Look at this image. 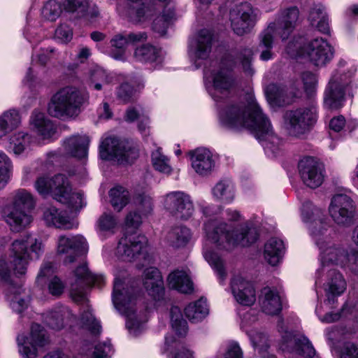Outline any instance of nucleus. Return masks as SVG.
I'll list each match as a JSON object with an SVG mask.
<instances>
[{
  "instance_id": "nucleus-26",
  "label": "nucleus",
  "mask_w": 358,
  "mask_h": 358,
  "mask_svg": "<svg viewBox=\"0 0 358 358\" xmlns=\"http://www.w3.org/2000/svg\"><path fill=\"white\" fill-rule=\"evenodd\" d=\"M299 11L296 7H290L280 12L275 22L268 25L275 26V34L282 40L289 38L296 27Z\"/></svg>"
},
{
  "instance_id": "nucleus-36",
  "label": "nucleus",
  "mask_w": 358,
  "mask_h": 358,
  "mask_svg": "<svg viewBox=\"0 0 358 358\" xmlns=\"http://www.w3.org/2000/svg\"><path fill=\"white\" fill-rule=\"evenodd\" d=\"M43 219L48 227L64 229L71 228V224L66 213L52 206L44 208Z\"/></svg>"
},
{
  "instance_id": "nucleus-52",
  "label": "nucleus",
  "mask_w": 358,
  "mask_h": 358,
  "mask_svg": "<svg viewBox=\"0 0 358 358\" xmlns=\"http://www.w3.org/2000/svg\"><path fill=\"white\" fill-rule=\"evenodd\" d=\"M203 257L211 267L217 272L220 282L222 283L226 277L224 268V264L220 257L215 252L208 250L206 248L203 249Z\"/></svg>"
},
{
  "instance_id": "nucleus-19",
  "label": "nucleus",
  "mask_w": 358,
  "mask_h": 358,
  "mask_svg": "<svg viewBox=\"0 0 358 358\" xmlns=\"http://www.w3.org/2000/svg\"><path fill=\"white\" fill-rule=\"evenodd\" d=\"M17 342L19 352L24 358H36L38 349L48 343V338L43 327L38 324H33L29 335H19Z\"/></svg>"
},
{
  "instance_id": "nucleus-22",
  "label": "nucleus",
  "mask_w": 358,
  "mask_h": 358,
  "mask_svg": "<svg viewBox=\"0 0 358 358\" xmlns=\"http://www.w3.org/2000/svg\"><path fill=\"white\" fill-rule=\"evenodd\" d=\"M329 212L336 224L347 227L354 222L355 207L350 196L342 194H336L331 199Z\"/></svg>"
},
{
  "instance_id": "nucleus-54",
  "label": "nucleus",
  "mask_w": 358,
  "mask_h": 358,
  "mask_svg": "<svg viewBox=\"0 0 358 358\" xmlns=\"http://www.w3.org/2000/svg\"><path fill=\"white\" fill-rule=\"evenodd\" d=\"M55 52L53 48H48L41 50L32 57V66L30 67L27 73L25 79L27 81H31L34 79V63H38L41 66H44L50 59V55Z\"/></svg>"
},
{
  "instance_id": "nucleus-49",
  "label": "nucleus",
  "mask_w": 358,
  "mask_h": 358,
  "mask_svg": "<svg viewBox=\"0 0 358 358\" xmlns=\"http://www.w3.org/2000/svg\"><path fill=\"white\" fill-rule=\"evenodd\" d=\"M151 157L155 170L166 175L171 173L173 169L169 159L162 153L160 148L152 152Z\"/></svg>"
},
{
  "instance_id": "nucleus-56",
  "label": "nucleus",
  "mask_w": 358,
  "mask_h": 358,
  "mask_svg": "<svg viewBox=\"0 0 358 358\" xmlns=\"http://www.w3.org/2000/svg\"><path fill=\"white\" fill-rule=\"evenodd\" d=\"M83 324L87 329L90 331L92 334L96 335L100 334L101 327L99 321L96 320L92 313L91 310L87 308V310L84 311L81 316Z\"/></svg>"
},
{
  "instance_id": "nucleus-38",
  "label": "nucleus",
  "mask_w": 358,
  "mask_h": 358,
  "mask_svg": "<svg viewBox=\"0 0 358 358\" xmlns=\"http://www.w3.org/2000/svg\"><path fill=\"white\" fill-rule=\"evenodd\" d=\"M284 251L283 241L276 238H271L264 245V257L270 265L276 266L281 260Z\"/></svg>"
},
{
  "instance_id": "nucleus-46",
  "label": "nucleus",
  "mask_w": 358,
  "mask_h": 358,
  "mask_svg": "<svg viewBox=\"0 0 358 358\" xmlns=\"http://www.w3.org/2000/svg\"><path fill=\"white\" fill-rule=\"evenodd\" d=\"M171 324L173 330L180 336H185L187 333V323L183 319L180 309L173 306L170 311Z\"/></svg>"
},
{
  "instance_id": "nucleus-1",
  "label": "nucleus",
  "mask_w": 358,
  "mask_h": 358,
  "mask_svg": "<svg viewBox=\"0 0 358 358\" xmlns=\"http://www.w3.org/2000/svg\"><path fill=\"white\" fill-rule=\"evenodd\" d=\"M252 59V50L249 48L241 49L236 57L232 54H228L222 59L219 69L212 72L206 70L204 77L213 84L208 91L212 98L219 104L220 124L229 129H248L257 138L266 141V150L275 152L282 142L273 135L271 122L263 113L254 96L248 95L245 101H238L229 97L231 90L236 85L231 69L238 60L245 73L252 76L255 72Z\"/></svg>"
},
{
  "instance_id": "nucleus-37",
  "label": "nucleus",
  "mask_w": 358,
  "mask_h": 358,
  "mask_svg": "<svg viewBox=\"0 0 358 358\" xmlns=\"http://www.w3.org/2000/svg\"><path fill=\"white\" fill-rule=\"evenodd\" d=\"M275 34V26L271 24L268 25L259 35L257 50L260 52L261 60L268 61L273 59L274 53L272 50Z\"/></svg>"
},
{
  "instance_id": "nucleus-17",
  "label": "nucleus",
  "mask_w": 358,
  "mask_h": 358,
  "mask_svg": "<svg viewBox=\"0 0 358 358\" xmlns=\"http://www.w3.org/2000/svg\"><path fill=\"white\" fill-rule=\"evenodd\" d=\"M315 243L320 250L321 267L333 268L332 265L346 266L350 255L344 248L331 243V238L327 232L320 236L318 243L315 242Z\"/></svg>"
},
{
  "instance_id": "nucleus-13",
  "label": "nucleus",
  "mask_w": 358,
  "mask_h": 358,
  "mask_svg": "<svg viewBox=\"0 0 358 358\" xmlns=\"http://www.w3.org/2000/svg\"><path fill=\"white\" fill-rule=\"evenodd\" d=\"M317 275L316 283L320 278H324L323 288L326 296L324 303L331 308L337 302L338 297L345 291L347 282L343 275L334 268L321 267L317 270Z\"/></svg>"
},
{
  "instance_id": "nucleus-47",
  "label": "nucleus",
  "mask_w": 358,
  "mask_h": 358,
  "mask_svg": "<svg viewBox=\"0 0 358 358\" xmlns=\"http://www.w3.org/2000/svg\"><path fill=\"white\" fill-rule=\"evenodd\" d=\"M141 119V122L138 124V127L139 131L147 134L148 117L143 113V110L140 106L129 107L126 110L124 115V120L128 122H132L138 119Z\"/></svg>"
},
{
  "instance_id": "nucleus-30",
  "label": "nucleus",
  "mask_w": 358,
  "mask_h": 358,
  "mask_svg": "<svg viewBox=\"0 0 358 358\" xmlns=\"http://www.w3.org/2000/svg\"><path fill=\"white\" fill-rule=\"evenodd\" d=\"M63 5L64 10L76 18L92 20L99 14L96 7L89 5L88 0H64Z\"/></svg>"
},
{
  "instance_id": "nucleus-63",
  "label": "nucleus",
  "mask_w": 358,
  "mask_h": 358,
  "mask_svg": "<svg viewBox=\"0 0 358 358\" xmlns=\"http://www.w3.org/2000/svg\"><path fill=\"white\" fill-rule=\"evenodd\" d=\"M55 36L62 43H68L73 38V30L68 24H62L55 30Z\"/></svg>"
},
{
  "instance_id": "nucleus-40",
  "label": "nucleus",
  "mask_w": 358,
  "mask_h": 358,
  "mask_svg": "<svg viewBox=\"0 0 358 358\" xmlns=\"http://www.w3.org/2000/svg\"><path fill=\"white\" fill-rule=\"evenodd\" d=\"M213 198L219 201L229 203L235 198V187L229 180L219 181L212 189Z\"/></svg>"
},
{
  "instance_id": "nucleus-58",
  "label": "nucleus",
  "mask_w": 358,
  "mask_h": 358,
  "mask_svg": "<svg viewBox=\"0 0 358 358\" xmlns=\"http://www.w3.org/2000/svg\"><path fill=\"white\" fill-rule=\"evenodd\" d=\"M20 289L19 288L16 292H13L12 296L8 295V299L10 300V306L11 308L19 313L27 308L29 302L27 299H24L20 296Z\"/></svg>"
},
{
  "instance_id": "nucleus-4",
  "label": "nucleus",
  "mask_w": 358,
  "mask_h": 358,
  "mask_svg": "<svg viewBox=\"0 0 358 358\" xmlns=\"http://www.w3.org/2000/svg\"><path fill=\"white\" fill-rule=\"evenodd\" d=\"M34 188L41 196H50L74 210L81 209L86 204L83 193L73 192L69 178L63 173H57L52 177L38 176L35 180Z\"/></svg>"
},
{
  "instance_id": "nucleus-10",
  "label": "nucleus",
  "mask_w": 358,
  "mask_h": 358,
  "mask_svg": "<svg viewBox=\"0 0 358 358\" xmlns=\"http://www.w3.org/2000/svg\"><path fill=\"white\" fill-rule=\"evenodd\" d=\"M99 156L102 159L114 160L122 164H132L139 156V149L132 141L108 136L101 142Z\"/></svg>"
},
{
  "instance_id": "nucleus-43",
  "label": "nucleus",
  "mask_w": 358,
  "mask_h": 358,
  "mask_svg": "<svg viewBox=\"0 0 358 358\" xmlns=\"http://www.w3.org/2000/svg\"><path fill=\"white\" fill-rule=\"evenodd\" d=\"M185 314L192 322L201 321L208 314L206 301L203 299H200L195 302L190 303L185 308Z\"/></svg>"
},
{
  "instance_id": "nucleus-7",
  "label": "nucleus",
  "mask_w": 358,
  "mask_h": 358,
  "mask_svg": "<svg viewBox=\"0 0 358 358\" xmlns=\"http://www.w3.org/2000/svg\"><path fill=\"white\" fill-rule=\"evenodd\" d=\"M45 251L41 237L26 234L15 239L9 247V256L17 276L24 275L30 262L38 260Z\"/></svg>"
},
{
  "instance_id": "nucleus-18",
  "label": "nucleus",
  "mask_w": 358,
  "mask_h": 358,
  "mask_svg": "<svg viewBox=\"0 0 358 358\" xmlns=\"http://www.w3.org/2000/svg\"><path fill=\"white\" fill-rule=\"evenodd\" d=\"M301 217L303 221L308 224L314 242L318 243L320 236L327 232L329 227L324 211L314 206L311 201H306L302 204Z\"/></svg>"
},
{
  "instance_id": "nucleus-25",
  "label": "nucleus",
  "mask_w": 358,
  "mask_h": 358,
  "mask_svg": "<svg viewBox=\"0 0 358 358\" xmlns=\"http://www.w3.org/2000/svg\"><path fill=\"white\" fill-rule=\"evenodd\" d=\"M212 34L206 29L201 30L189 43V55L196 66L199 67L211 51Z\"/></svg>"
},
{
  "instance_id": "nucleus-16",
  "label": "nucleus",
  "mask_w": 358,
  "mask_h": 358,
  "mask_svg": "<svg viewBox=\"0 0 358 358\" xmlns=\"http://www.w3.org/2000/svg\"><path fill=\"white\" fill-rule=\"evenodd\" d=\"M231 27L238 36L250 33L257 20L256 10L248 3L234 7L229 13Z\"/></svg>"
},
{
  "instance_id": "nucleus-61",
  "label": "nucleus",
  "mask_w": 358,
  "mask_h": 358,
  "mask_svg": "<svg viewBox=\"0 0 358 358\" xmlns=\"http://www.w3.org/2000/svg\"><path fill=\"white\" fill-rule=\"evenodd\" d=\"M117 222L111 213H103L97 220V226L101 231H112Z\"/></svg>"
},
{
  "instance_id": "nucleus-12",
  "label": "nucleus",
  "mask_w": 358,
  "mask_h": 358,
  "mask_svg": "<svg viewBox=\"0 0 358 358\" xmlns=\"http://www.w3.org/2000/svg\"><path fill=\"white\" fill-rule=\"evenodd\" d=\"M317 113L314 108H299L288 110L284 115V124L289 135L300 137L315 123Z\"/></svg>"
},
{
  "instance_id": "nucleus-14",
  "label": "nucleus",
  "mask_w": 358,
  "mask_h": 358,
  "mask_svg": "<svg viewBox=\"0 0 358 358\" xmlns=\"http://www.w3.org/2000/svg\"><path fill=\"white\" fill-rule=\"evenodd\" d=\"M105 283L103 275L92 274L85 264L78 266L74 271V280L71 285L70 294L76 303L87 301V289L92 285L101 287Z\"/></svg>"
},
{
  "instance_id": "nucleus-45",
  "label": "nucleus",
  "mask_w": 358,
  "mask_h": 358,
  "mask_svg": "<svg viewBox=\"0 0 358 358\" xmlns=\"http://www.w3.org/2000/svg\"><path fill=\"white\" fill-rule=\"evenodd\" d=\"M265 94L268 101L275 105L282 106L289 103L292 100H287V91L284 87L271 83L266 86Z\"/></svg>"
},
{
  "instance_id": "nucleus-41",
  "label": "nucleus",
  "mask_w": 358,
  "mask_h": 358,
  "mask_svg": "<svg viewBox=\"0 0 358 358\" xmlns=\"http://www.w3.org/2000/svg\"><path fill=\"white\" fill-rule=\"evenodd\" d=\"M192 234L190 229L183 225H178L171 229L166 236L168 243L173 248L185 246L190 241Z\"/></svg>"
},
{
  "instance_id": "nucleus-8",
  "label": "nucleus",
  "mask_w": 358,
  "mask_h": 358,
  "mask_svg": "<svg viewBox=\"0 0 358 358\" xmlns=\"http://www.w3.org/2000/svg\"><path fill=\"white\" fill-rule=\"evenodd\" d=\"M88 96L79 89L67 86L60 89L51 97L48 112L50 115L61 120L74 118L81 112Z\"/></svg>"
},
{
  "instance_id": "nucleus-62",
  "label": "nucleus",
  "mask_w": 358,
  "mask_h": 358,
  "mask_svg": "<svg viewBox=\"0 0 358 358\" xmlns=\"http://www.w3.org/2000/svg\"><path fill=\"white\" fill-rule=\"evenodd\" d=\"M339 358H358V344L352 342H345L341 346Z\"/></svg>"
},
{
  "instance_id": "nucleus-33",
  "label": "nucleus",
  "mask_w": 358,
  "mask_h": 358,
  "mask_svg": "<svg viewBox=\"0 0 358 358\" xmlns=\"http://www.w3.org/2000/svg\"><path fill=\"white\" fill-rule=\"evenodd\" d=\"M259 304L262 310L268 315H277L282 309V303L278 292L269 287L261 291Z\"/></svg>"
},
{
  "instance_id": "nucleus-42",
  "label": "nucleus",
  "mask_w": 358,
  "mask_h": 358,
  "mask_svg": "<svg viewBox=\"0 0 358 358\" xmlns=\"http://www.w3.org/2000/svg\"><path fill=\"white\" fill-rule=\"evenodd\" d=\"M133 57L141 63L155 62L159 59L160 50L150 43L143 44L134 49Z\"/></svg>"
},
{
  "instance_id": "nucleus-48",
  "label": "nucleus",
  "mask_w": 358,
  "mask_h": 358,
  "mask_svg": "<svg viewBox=\"0 0 358 358\" xmlns=\"http://www.w3.org/2000/svg\"><path fill=\"white\" fill-rule=\"evenodd\" d=\"M110 203L115 210L120 211L129 202V192L122 187H116L110 191Z\"/></svg>"
},
{
  "instance_id": "nucleus-64",
  "label": "nucleus",
  "mask_w": 358,
  "mask_h": 358,
  "mask_svg": "<svg viewBox=\"0 0 358 358\" xmlns=\"http://www.w3.org/2000/svg\"><path fill=\"white\" fill-rule=\"evenodd\" d=\"M224 358H243V352L238 344L234 341H230L224 347Z\"/></svg>"
},
{
  "instance_id": "nucleus-57",
  "label": "nucleus",
  "mask_w": 358,
  "mask_h": 358,
  "mask_svg": "<svg viewBox=\"0 0 358 358\" xmlns=\"http://www.w3.org/2000/svg\"><path fill=\"white\" fill-rule=\"evenodd\" d=\"M64 309H59L49 313L45 317V322L53 329L59 330L64 327Z\"/></svg>"
},
{
  "instance_id": "nucleus-11",
  "label": "nucleus",
  "mask_w": 358,
  "mask_h": 358,
  "mask_svg": "<svg viewBox=\"0 0 358 358\" xmlns=\"http://www.w3.org/2000/svg\"><path fill=\"white\" fill-rule=\"evenodd\" d=\"M352 73L336 71L331 76L324 92V103L329 109H338L343 107L345 95Z\"/></svg>"
},
{
  "instance_id": "nucleus-29",
  "label": "nucleus",
  "mask_w": 358,
  "mask_h": 358,
  "mask_svg": "<svg viewBox=\"0 0 358 358\" xmlns=\"http://www.w3.org/2000/svg\"><path fill=\"white\" fill-rule=\"evenodd\" d=\"M143 285L148 294L155 300H160L164 294V283L159 271L150 267L144 271Z\"/></svg>"
},
{
  "instance_id": "nucleus-24",
  "label": "nucleus",
  "mask_w": 358,
  "mask_h": 358,
  "mask_svg": "<svg viewBox=\"0 0 358 358\" xmlns=\"http://www.w3.org/2000/svg\"><path fill=\"white\" fill-rule=\"evenodd\" d=\"M280 348L283 352L301 358H314L316 352L310 341L303 336H293L285 331Z\"/></svg>"
},
{
  "instance_id": "nucleus-20",
  "label": "nucleus",
  "mask_w": 358,
  "mask_h": 358,
  "mask_svg": "<svg viewBox=\"0 0 358 358\" xmlns=\"http://www.w3.org/2000/svg\"><path fill=\"white\" fill-rule=\"evenodd\" d=\"M88 251L85 238L80 234L60 236L57 242V252L62 255L65 264L73 262L81 254Z\"/></svg>"
},
{
  "instance_id": "nucleus-44",
  "label": "nucleus",
  "mask_w": 358,
  "mask_h": 358,
  "mask_svg": "<svg viewBox=\"0 0 358 358\" xmlns=\"http://www.w3.org/2000/svg\"><path fill=\"white\" fill-rule=\"evenodd\" d=\"M309 18L312 25L315 26L320 32L323 34L329 33L328 16L323 6L317 5L313 8L310 13Z\"/></svg>"
},
{
  "instance_id": "nucleus-59",
  "label": "nucleus",
  "mask_w": 358,
  "mask_h": 358,
  "mask_svg": "<svg viewBox=\"0 0 358 358\" xmlns=\"http://www.w3.org/2000/svg\"><path fill=\"white\" fill-rule=\"evenodd\" d=\"M304 90L308 96H312L316 91L317 79L315 74L304 72L301 76Z\"/></svg>"
},
{
  "instance_id": "nucleus-34",
  "label": "nucleus",
  "mask_w": 358,
  "mask_h": 358,
  "mask_svg": "<svg viewBox=\"0 0 358 358\" xmlns=\"http://www.w3.org/2000/svg\"><path fill=\"white\" fill-rule=\"evenodd\" d=\"M22 124V117L16 108H10L0 114V140L9 133L18 129Z\"/></svg>"
},
{
  "instance_id": "nucleus-2",
  "label": "nucleus",
  "mask_w": 358,
  "mask_h": 358,
  "mask_svg": "<svg viewBox=\"0 0 358 358\" xmlns=\"http://www.w3.org/2000/svg\"><path fill=\"white\" fill-rule=\"evenodd\" d=\"M201 211L208 218L203 229L207 240L220 249L229 250L236 246H248L258 238L255 228L247 225L232 228L225 222H218L214 217L222 211L216 205H201Z\"/></svg>"
},
{
  "instance_id": "nucleus-31",
  "label": "nucleus",
  "mask_w": 358,
  "mask_h": 358,
  "mask_svg": "<svg viewBox=\"0 0 358 358\" xmlns=\"http://www.w3.org/2000/svg\"><path fill=\"white\" fill-rule=\"evenodd\" d=\"M30 124L38 135L44 139L50 138L55 134L56 128L53 122L44 113L34 110L30 117Z\"/></svg>"
},
{
  "instance_id": "nucleus-6",
  "label": "nucleus",
  "mask_w": 358,
  "mask_h": 358,
  "mask_svg": "<svg viewBox=\"0 0 358 358\" xmlns=\"http://www.w3.org/2000/svg\"><path fill=\"white\" fill-rule=\"evenodd\" d=\"M112 299L115 308L127 318L126 327L130 335L137 336L144 329L143 320L136 313V290L124 280L115 278Z\"/></svg>"
},
{
  "instance_id": "nucleus-5",
  "label": "nucleus",
  "mask_w": 358,
  "mask_h": 358,
  "mask_svg": "<svg viewBox=\"0 0 358 358\" xmlns=\"http://www.w3.org/2000/svg\"><path fill=\"white\" fill-rule=\"evenodd\" d=\"M35 207L33 195L25 189H19L12 194L10 201L1 209L2 220L14 233H20L33 221L31 211Z\"/></svg>"
},
{
  "instance_id": "nucleus-15",
  "label": "nucleus",
  "mask_w": 358,
  "mask_h": 358,
  "mask_svg": "<svg viewBox=\"0 0 358 358\" xmlns=\"http://www.w3.org/2000/svg\"><path fill=\"white\" fill-rule=\"evenodd\" d=\"M148 239L136 232L122 236L116 248V255L123 261L131 262L137 259H145L147 256Z\"/></svg>"
},
{
  "instance_id": "nucleus-55",
  "label": "nucleus",
  "mask_w": 358,
  "mask_h": 358,
  "mask_svg": "<svg viewBox=\"0 0 358 358\" xmlns=\"http://www.w3.org/2000/svg\"><path fill=\"white\" fill-rule=\"evenodd\" d=\"M61 13L60 4L55 0H50L43 7L41 15L47 20L55 21L59 17Z\"/></svg>"
},
{
  "instance_id": "nucleus-39",
  "label": "nucleus",
  "mask_w": 358,
  "mask_h": 358,
  "mask_svg": "<svg viewBox=\"0 0 358 358\" xmlns=\"http://www.w3.org/2000/svg\"><path fill=\"white\" fill-rule=\"evenodd\" d=\"M168 285L170 288L182 293H190L193 290V285L188 275L183 271H174L169 274Z\"/></svg>"
},
{
  "instance_id": "nucleus-9",
  "label": "nucleus",
  "mask_w": 358,
  "mask_h": 358,
  "mask_svg": "<svg viewBox=\"0 0 358 358\" xmlns=\"http://www.w3.org/2000/svg\"><path fill=\"white\" fill-rule=\"evenodd\" d=\"M301 41H291L286 48V52L291 57L306 58L316 66H324L334 57V49L331 45L322 38H316L301 45Z\"/></svg>"
},
{
  "instance_id": "nucleus-60",
  "label": "nucleus",
  "mask_w": 358,
  "mask_h": 358,
  "mask_svg": "<svg viewBox=\"0 0 358 358\" xmlns=\"http://www.w3.org/2000/svg\"><path fill=\"white\" fill-rule=\"evenodd\" d=\"M111 45L120 50V52L117 54L113 53V57H114L115 59L122 60L124 59V50L126 47V45L128 44L127 38L126 35L123 36L121 34L115 36L112 40H111Z\"/></svg>"
},
{
  "instance_id": "nucleus-21",
  "label": "nucleus",
  "mask_w": 358,
  "mask_h": 358,
  "mask_svg": "<svg viewBox=\"0 0 358 358\" xmlns=\"http://www.w3.org/2000/svg\"><path fill=\"white\" fill-rule=\"evenodd\" d=\"M164 206L172 215L184 220L189 219L194 212L191 197L180 191L166 194L164 199Z\"/></svg>"
},
{
  "instance_id": "nucleus-28",
  "label": "nucleus",
  "mask_w": 358,
  "mask_h": 358,
  "mask_svg": "<svg viewBox=\"0 0 358 358\" xmlns=\"http://www.w3.org/2000/svg\"><path fill=\"white\" fill-rule=\"evenodd\" d=\"M191 166L194 171L201 176L209 175L215 166L212 152L203 148L189 152Z\"/></svg>"
},
{
  "instance_id": "nucleus-23",
  "label": "nucleus",
  "mask_w": 358,
  "mask_h": 358,
  "mask_svg": "<svg viewBox=\"0 0 358 358\" xmlns=\"http://www.w3.org/2000/svg\"><path fill=\"white\" fill-rule=\"evenodd\" d=\"M298 172L303 183L311 189H315L323 183L324 167L313 157L302 158L298 163Z\"/></svg>"
},
{
  "instance_id": "nucleus-51",
  "label": "nucleus",
  "mask_w": 358,
  "mask_h": 358,
  "mask_svg": "<svg viewBox=\"0 0 358 358\" xmlns=\"http://www.w3.org/2000/svg\"><path fill=\"white\" fill-rule=\"evenodd\" d=\"M134 203L136 210L143 216H147L153 210V201L152 197L145 192L136 193Z\"/></svg>"
},
{
  "instance_id": "nucleus-27",
  "label": "nucleus",
  "mask_w": 358,
  "mask_h": 358,
  "mask_svg": "<svg viewBox=\"0 0 358 358\" xmlns=\"http://www.w3.org/2000/svg\"><path fill=\"white\" fill-rule=\"evenodd\" d=\"M231 293L241 305L251 306L256 301V292L253 285L241 276H235L231 281Z\"/></svg>"
},
{
  "instance_id": "nucleus-3",
  "label": "nucleus",
  "mask_w": 358,
  "mask_h": 358,
  "mask_svg": "<svg viewBox=\"0 0 358 358\" xmlns=\"http://www.w3.org/2000/svg\"><path fill=\"white\" fill-rule=\"evenodd\" d=\"M124 10H118L134 23L152 20V29L161 36L165 35L172 19L173 10L169 6L170 0H127Z\"/></svg>"
},
{
  "instance_id": "nucleus-53",
  "label": "nucleus",
  "mask_w": 358,
  "mask_h": 358,
  "mask_svg": "<svg viewBox=\"0 0 358 358\" xmlns=\"http://www.w3.org/2000/svg\"><path fill=\"white\" fill-rule=\"evenodd\" d=\"M253 347L259 353L266 351L269 347L267 336L262 331L256 329L247 331Z\"/></svg>"
},
{
  "instance_id": "nucleus-50",
  "label": "nucleus",
  "mask_w": 358,
  "mask_h": 358,
  "mask_svg": "<svg viewBox=\"0 0 358 358\" xmlns=\"http://www.w3.org/2000/svg\"><path fill=\"white\" fill-rule=\"evenodd\" d=\"M113 81V76L100 67H96L91 72L90 85L96 90H101L103 85Z\"/></svg>"
},
{
  "instance_id": "nucleus-35",
  "label": "nucleus",
  "mask_w": 358,
  "mask_h": 358,
  "mask_svg": "<svg viewBox=\"0 0 358 358\" xmlns=\"http://www.w3.org/2000/svg\"><path fill=\"white\" fill-rule=\"evenodd\" d=\"M89 138L84 136H73L64 143V148L67 155L77 158H85L87 155Z\"/></svg>"
},
{
  "instance_id": "nucleus-32",
  "label": "nucleus",
  "mask_w": 358,
  "mask_h": 358,
  "mask_svg": "<svg viewBox=\"0 0 358 358\" xmlns=\"http://www.w3.org/2000/svg\"><path fill=\"white\" fill-rule=\"evenodd\" d=\"M9 149L16 156L27 155L31 150L33 137L27 132L20 131L8 138Z\"/></svg>"
}]
</instances>
